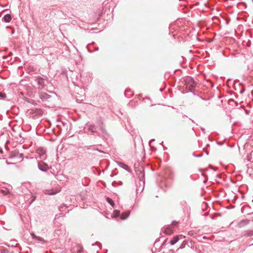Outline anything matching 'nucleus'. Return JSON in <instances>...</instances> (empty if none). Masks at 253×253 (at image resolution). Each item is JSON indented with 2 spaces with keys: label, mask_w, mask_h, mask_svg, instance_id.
<instances>
[{
  "label": "nucleus",
  "mask_w": 253,
  "mask_h": 253,
  "mask_svg": "<svg viewBox=\"0 0 253 253\" xmlns=\"http://www.w3.org/2000/svg\"><path fill=\"white\" fill-rule=\"evenodd\" d=\"M184 81L186 88L188 89L189 91L194 92L196 83L194 79L190 77H188L185 79Z\"/></svg>",
  "instance_id": "obj_1"
},
{
  "label": "nucleus",
  "mask_w": 253,
  "mask_h": 253,
  "mask_svg": "<svg viewBox=\"0 0 253 253\" xmlns=\"http://www.w3.org/2000/svg\"><path fill=\"white\" fill-rule=\"evenodd\" d=\"M177 222L173 221L171 225H168L166 227L164 228L162 231L166 235H170L173 233L174 230V227L176 226Z\"/></svg>",
  "instance_id": "obj_2"
},
{
  "label": "nucleus",
  "mask_w": 253,
  "mask_h": 253,
  "mask_svg": "<svg viewBox=\"0 0 253 253\" xmlns=\"http://www.w3.org/2000/svg\"><path fill=\"white\" fill-rule=\"evenodd\" d=\"M38 167L40 170L43 172H46L49 169V167L48 165L42 161L39 162Z\"/></svg>",
  "instance_id": "obj_3"
},
{
  "label": "nucleus",
  "mask_w": 253,
  "mask_h": 253,
  "mask_svg": "<svg viewBox=\"0 0 253 253\" xmlns=\"http://www.w3.org/2000/svg\"><path fill=\"white\" fill-rule=\"evenodd\" d=\"M36 152L41 159L44 160L46 158V150L44 148L40 147L36 150Z\"/></svg>",
  "instance_id": "obj_4"
},
{
  "label": "nucleus",
  "mask_w": 253,
  "mask_h": 253,
  "mask_svg": "<svg viewBox=\"0 0 253 253\" xmlns=\"http://www.w3.org/2000/svg\"><path fill=\"white\" fill-rule=\"evenodd\" d=\"M35 81L39 84V88L42 89L44 86V79L38 76L36 77Z\"/></svg>",
  "instance_id": "obj_5"
},
{
  "label": "nucleus",
  "mask_w": 253,
  "mask_h": 253,
  "mask_svg": "<svg viewBox=\"0 0 253 253\" xmlns=\"http://www.w3.org/2000/svg\"><path fill=\"white\" fill-rule=\"evenodd\" d=\"M97 125L102 133L105 134H107V131L104 127L103 123L101 120L97 121Z\"/></svg>",
  "instance_id": "obj_6"
},
{
  "label": "nucleus",
  "mask_w": 253,
  "mask_h": 253,
  "mask_svg": "<svg viewBox=\"0 0 253 253\" xmlns=\"http://www.w3.org/2000/svg\"><path fill=\"white\" fill-rule=\"evenodd\" d=\"M88 130L90 131L92 134L95 133H97V135H99V134H98V132L96 130V127L95 126V125L90 124L88 126Z\"/></svg>",
  "instance_id": "obj_7"
},
{
  "label": "nucleus",
  "mask_w": 253,
  "mask_h": 253,
  "mask_svg": "<svg viewBox=\"0 0 253 253\" xmlns=\"http://www.w3.org/2000/svg\"><path fill=\"white\" fill-rule=\"evenodd\" d=\"M61 191V189L60 188H58L56 189H50L46 191V194L48 195H55L57 194V193H59Z\"/></svg>",
  "instance_id": "obj_8"
},
{
  "label": "nucleus",
  "mask_w": 253,
  "mask_h": 253,
  "mask_svg": "<svg viewBox=\"0 0 253 253\" xmlns=\"http://www.w3.org/2000/svg\"><path fill=\"white\" fill-rule=\"evenodd\" d=\"M11 19L12 17L9 14H5L2 19V21L6 23L10 22Z\"/></svg>",
  "instance_id": "obj_9"
},
{
  "label": "nucleus",
  "mask_w": 253,
  "mask_h": 253,
  "mask_svg": "<svg viewBox=\"0 0 253 253\" xmlns=\"http://www.w3.org/2000/svg\"><path fill=\"white\" fill-rule=\"evenodd\" d=\"M130 212L129 211H127L126 212H123L121 214V218L122 220H125L126 219L129 215Z\"/></svg>",
  "instance_id": "obj_10"
},
{
  "label": "nucleus",
  "mask_w": 253,
  "mask_h": 253,
  "mask_svg": "<svg viewBox=\"0 0 253 253\" xmlns=\"http://www.w3.org/2000/svg\"><path fill=\"white\" fill-rule=\"evenodd\" d=\"M40 98L42 100H46L50 98V95L46 93H42L40 94Z\"/></svg>",
  "instance_id": "obj_11"
},
{
  "label": "nucleus",
  "mask_w": 253,
  "mask_h": 253,
  "mask_svg": "<svg viewBox=\"0 0 253 253\" xmlns=\"http://www.w3.org/2000/svg\"><path fill=\"white\" fill-rule=\"evenodd\" d=\"M179 240V236H174L172 239L170 241V244L171 245H173L175 243H176Z\"/></svg>",
  "instance_id": "obj_12"
},
{
  "label": "nucleus",
  "mask_w": 253,
  "mask_h": 253,
  "mask_svg": "<svg viewBox=\"0 0 253 253\" xmlns=\"http://www.w3.org/2000/svg\"><path fill=\"white\" fill-rule=\"evenodd\" d=\"M0 252L1 253H8L9 250L8 248L0 246Z\"/></svg>",
  "instance_id": "obj_13"
},
{
  "label": "nucleus",
  "mask_w": 253,
  "mask_h": 253,
  "mask_svg": "<svg viewBox=\"0 0 253 253\" xmlns=\"http://www.w3.org/2000/svg\"><path fill=\"white\" fill-rule=\"evenodd\" d=\"M106 201H107V202L112 207H114V201H113V200L112 199H111L109 197H107L106 198Z\"/></svg>",
  "instance_id": "obj_14"
},
{
  "label": "nucleus",
  "mask_w": 253,
  "mask_h": 253,
  "mask_svg": "<svg viewBox=\"0 0 253 253\" xmlns=\"http://www.w3.org/2000/svg\"><path fill=\"white\" fill-rule=\"evenodd\" d=\"M248 160L249 161H251L253 163V151L251 152L248 156H247Z\"/></svg>",
  "instance_id": "obj_15"
},
{
  "label": "nucleus",
  "mask_w": 253,
  "mask_h": 253,
  "mask_svg": "<svg viewBox=\"0 0 253 253\" xmlns=\"http://www.w3.org/2000/svg\"><path fill=\"white\" fill-rule=\"evenodd\" d=\"M120 211L118 210H115L113 212L112 217L114 218L118 217L120 215Z\"/></svg>",
  "instance_id": "obj_16"
},
{
  "label": "nucleus",
  "mask_w": 253,
  "mask_h": 253,
  "mask_svg": "<svg viewBox=\"0 0 253 253\" xmlns=\"http://www.w3.org/2000/svg\"><path fill=\"white\" fill-rule=\"evenodd\" d=\"M250 222V220H248V219H245V220H242L240 223V224L241 225H247Z\"/></svg>",
  "instance_id": "obj_17"
},
{
  "label": "nucleus",
  "mask_w": 253,
  "mask_h": 253,
  "mask_svg": "<svg viewBox=\"0 0 253 253\" xmlns=\"http://www.w3.org/2000/svg\"><path fill=\"white\" fill-rule=\"evenodd\" d=\"M77 253H82L83 251V248L79 245H77L76 246Z\"/></svg>",
  "instance_id": "obj_18"
},
{
  "label": "nucleus",
  "mask_w": 253,
  "mask_h": 253,
  "mask_svg": "<svg viewBox=\"0 0 253 253\" xmlns=\"http://www.w3.org/2000/svg\"><path fill=\"white\" fill-rule=\"evenodd\" d=\"M35 240L39 242H42V243L45 242V240L42 238L41 237H39V236H37V237H36Z\"/></svg>",
  "instance_id": "obj_19"
},
{
  "label": "nucleus",
  "mask_w": 253,
  "mask_h": 253,
  "mask_svg": "<svg viewBox=\"0 0 253 253\" xmlns=\"http://www.w3.org/2000/svg\"><path fill=\"white\" fill-rule=\"evenodd\" d=\"M6 97V94L2 92H0V99H3Z\"/></svg>",
  "instance_id": "obj_20"
},
{
  "label": "nucleus",
  "mask_w": 253,
  "mask_h": 253,
  "mask_svg": "<svg viewBox=\"0 0 253 253\" xmlns=\"http://www.w3.org/2000/svg\"><path fill=\"white\" fill-rule=\"evenodd\" d=\"M66 208V207L65 205H61L59 208V210L61 211H64V209Z\"/></svg>",
  "instance_id": "obj_21"
},
{
  "label": "nucleus",
  "mask_w": 253,
  "mask_h": 253,
  "mask_svg": "<svg viewBox=\"0 0 253 253\" xmlns=\"http://www.w3.org/2000/svg\"><path fill=\"white\" fill-rule=\"evenodd\" d=\"M32 199L31 200L30 202H29L30 205H31L36 199V197L34 195L32 196Z\"/></svg>",
  "instance_id": "obj_22"
},
{
  "label": "nucleus",
  "mask_w": 253,
  "mask_h": 253,
  "mask_svg": "<svg viewBox=\"0 0 253 253\" xmlns=\"http://www.w3.org/2000/svg\"><path fill=\"white\" fill-rule=\"evenodd\" d=\"M41 112H42V110L40 109H35L36 114H39L41 113Z\"/></svg>",
  "instance_id": "obj_23"
},
{
  "label": "nucleus",
  "mask_w": 253,
  "mask_h": 253,
  "mask_svg": "<svg viewBox=\"0 0 253 253\" xmlns=\"http://www.w3.org/2000/svg\"><path fill=\"white\" fill-rule=\"evenodd\" d=\"M248 236H253V230H250L248 232Z\"/></svg>",
  "instance_id": "obj_24"
},
{
  "label": "nucleus",
  "mask_w": 253,
  "mask_h": 253,
  "mask_svg": "<svg viewBox=\"0 0 253 253\" xmlns=\"http://www.w3.org/2000/svg\"><path fill=\"white\" fill-rule=\"evenodd\" d=\"M31 236H32V239H35V240L36 239V237H37V236L36 235H35L33 233H31Z\"/></svg>",
  "instance_id": "obj_25"
},
{
  "label": "nucleus",
  "mask_w": 253,
  "mask_h": 253,
  "mask_svg": "<svg viewBox=\"0 0 253 253\" xmlns=\"http://www.w3.org/2000/svg\"><path fill=\"white\" fill-rule=\"evenodd\" d=\"M143 177H144V174H143L141 175V176H139V178H140V179L141 180H142V179H143Z\"/></svg>",
  "instance_id": "obj_26"
},
{
  "label": "nucleus",
  "mask_w": 253,
  "mask_h": 253,
  "mask_svg": "<svg viewBox=\"0 0 253 253\" xmlns=\"http://www.w3.org/2000/svg\"><path fill=\"white\" fill-rule=\"evenodd\" d=\"M125 167H124V169H127L128 168V166L126 165H124Z\"/></svg>",
  "instance_id": "obj_27"
},
{
  "label": "nucleus",
  "mask_w": 253,
  "mask_h": 253,
  "mask_svg": "<svg viewBox=\"0 0 253 253\" xmlns=\"http://www.w3.org/2000/svg\"><path fill=\"white\" fill-rule=\"evenodd\" d=\"M97 150L98 151H99V152H101V153H104V151H101V150H99V149H97Z\"/></svg>",
  "instance_id": "obj_28"
},
{
  "label": "nucleus",
  "mask_w": 253,
  "mask_h": 253,
  "mask_svg": "<svg viewBox=\"0 0 253 253\" xmlns=\"http://www.w3.org/2000/svg\"><path fill=\"white\" fill-rule=\"evenodd\" d=\"M20 156L21 158H22V156H23V154H20Z\"/></svg>",
  "instance_id": "obj_29"
},
{
  "label": "nucleus",
  "mask_w": 253,
  "mask_h": 253,
  "mask_svg": "<svg viewBox=\"0 0 253 253\" xmlns=\"http://www.w3.org/2000/svg\"><path fill=\"white\" fill-rule=\"evenodd\" d=\"M243 92H244V90H241V91H240V93H242Z\"/></svg>",
  "instance_id": "obj_30"
},
{
  "label": "nucleus",
  "mask_w": 253,
  "mask_h": 253,
  "mask_svg": "<svg viewBox=\"0 0 253 253\" xmlns=\"http://www.w3.org/2000/svg\"><path fill=\"white\" fill-rule=\"evenodd\" d=\"M138 189H137L136 190V193H137V192H138Z\"/></svg>",
  "instance_id": "obj_31"
},
{
  "label": "nucleus",
  "mask_w": 253,
  "mask_h": 253,
  "mask_svg": "<svg viewBox=\"0 0 253 253\" xmlns=\"http://www.w3.org/2000/svg\"><path fill=\"white\" fill-rule=\"evenodd\" d=\"M154 139H151V140L150 141V142H151V141H154Z\"/></svg>",
  "instance_id": "obj_32"
},
{
  "label": "nucleus",
  "mask_w": 253,
  "mask_h": 253,
  "mask_svg": "<svg viewBox=\"0 0 253 253\" xmlns=\"http://www.w3.org/2000/svg\"><path fill=\"white\" fill-rule=\"evenodd\" d=\"M1 191H2V193L4 192V191L3 190H1Z\"/></svg>",
  "instance_id": "obj_33"
}]
</instances>
